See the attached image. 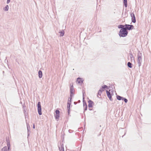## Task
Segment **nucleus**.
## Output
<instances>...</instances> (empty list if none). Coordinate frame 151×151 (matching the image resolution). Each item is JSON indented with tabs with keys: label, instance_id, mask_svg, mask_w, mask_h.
Wrapping results in <instances>:
<instances>
[{
	"label": "nucleus",
	"instance_id": "f257e3e1",
	"mask_svg": "<svg viewBox=\"0 0 151 151\" xmlns=\"http://www.w3.org/2000/svg\"><path fill=\"white\" fill-rule=\"evenodd\" d=\"M121 26V24L118 26V28L121 29L119 33V35L120 37H126L127 35L128 32Z\"/></svg>",
	"mask_w": 151,
	"mask_h": 151
},
{
	"label": "nucleus",
	"instance_id": "f03ea898",
	"mask_svg": "<svg viewBox=\"0 0 151 151\" xmlns=\"http://www.w3.org/2000/svg\"><path fill=\"white\" fill-rule=\"evenodd\" d=\"M122 27H123L126 30H132L134 27V26L132 25H130L128 24H125L124 25L121 24Z\"/></svg>",
	"mask_w": 151,
	"mask_h": 151
},
{
	"label": "nucleus",
	"instance_id": "7ed1b4c3",
	"mask_svg": "<svg viewBox=\"0 0 151 151\" xmlns=\"http://www.w3.org/2000/svg\"><path fill=\"white\" fill-rule=\"evenodd\" d=\"M6 141L7 147L6 146L4 147L1 149V151H8L10 149V141L9 140H6Z\"/></svg>",
	"mask_w": 151,
	"mask_h": 151
},
{
	"label": "nucleus",
	"instance_id": "20e7f679",
	"mask_svg": "<svg viewBox=\"0 0 151 151\" xmlns=\"http://www.w3.org/2000/svg\"><path fill=\"white\" fill-rule=\"evenodd\" d=\"M75 90L72 84L71 85L70 84V97H72L74 95Z\"/></svg>",
	"mask_w": 151,
	"mask_h": 151
},
{
	"label": "nucleus",
	"instance_id": "39448f33",
	"mask_svg": "<svg viewBox=\"0 0 151 151\" xmlns=\"http://www.w3.org/2000/svg\"><path fill=\"white\" fill-rule=\"evenodd\" d=\"M37 111L38 112V113L40 115H41L42 114V111H41V103L40 101H39L38 102L37 104Z\"/></svg>",
	"mask_w": 151,
	"mask_h": 151
},
{
	"label": "nucleus",
	"instance_id": "423d86ee",
	"mask_svg": "<svg viewBox=\"0 0 151 151\" xmlns=\"http://www.w3.org/2000/svg\"><path fill=\"white\" fill-rule=\"evenodd\" d=\"M55 119H58L60 117V111L56 109L55 111Z\"/></svg>",
	"mask_w": 151,
	"mask_h": 151
},
{
	"label": "nucleus",
	"instance_id": "0eeeda50",
	"mask_svg": "<svg viewBox=\"0 0 151 151\" xmlns=\"http://www.w3.org/2000/svg\"><path fill=\"white\" fill-rule=\"evenodd\" d=\"M130 16L131 17L132 22L134 23H135L136 19L134 14L133 13H131Z\"/></svg>",
	"mask_w": 151,
	"mask_h": 151
},
{
	"label": "nucleus",
	"instance_id": "6e6552de",
	"mask_svg": "<svg viewBox=\"0 0 151 151\" xmlns=\"http://www.w3.org/2000/svg\"><path fill=\"white\" fill-rule=\"evenodd\" d=\"M110 91V90H109V91L107 90H106V94L109 100L111 101H112L113 100L112 98L111 94Z\"/></svg>",
	"mask_w": 151,
	"mask_h": 151
},
{
	"label": "nucleus",
	"instance_id": "1a4fd4ad",
	"mask_svg": "<svg viewBox=\"0 0 151 151\" xmlns=\"http://www.w3.org/2000/svg\"><path fill=\"white\" fill-rule=\"evenodd\" d=\"M71 104V102L69 101H68L67 102V109L68 110V115L70 113V106Z\"/></svg>",
	"mask_w": 151,
	"mask_h": 151
},
{
	"label": "nucleus",
	"instance_id": "9d476101",
	"mask_svg": "<svg viewBox=\"0 0 151 151\" xmlns=\"http://www.w3.org/2000/svg\"><path fill=\"white\" fill-rule=\"evenodd\" d=\"M88 107L89 108H92L93 107V104H94L93 102L91 100H89L88 101Z\"/></svg>",
	"mask_w": 151,
	"mask_h": 151
},
{
	"label": "nucleus",
	"instance_id": "9b49d317",
	"mask_svg": "<svg viewBox=\"0 0 151 151\" xmlns=\"http://www.w3.org/2000/svg\"><path fill=\"white\" fill-rule=\"evenodd\" d=\"M104 89H108V86H107L106 85H104L103 86H102V87L100 88L99 90H100L102 92H102L104 91Z\"/></svg>",
	"mask_w": 151,
	"mask_h": 151
},
{
	"label": "nucleus",
	"instance_id": "f8f14e48",
	"mask_svg": "<svg viewBox=\"0 0 151 151\" xmlns=\"http://www.w3.org/2000/svg\"><path fill=\"white\" fill-rule=\"evenodd\" d=\"M77 81L78 83H82L83 81V79L82 78L78 77L77 79Z\"/></svg>",
	"mask_w": 151,
	"mask_h": 151
},
{
	"label": "nucleus",
	"instance_id": "ddd939ff",
	"mask_svg": "<svg viewBox=\"0 0 151 151\" xmlns=\"http://www.w3.org/2000/svg\"><path fill=\"white\" fill-rule=\"evenodd\" d=\"M137 58L139 59H142V54L139 51H138L137 54Z\"/></svg>",
	"mask_w": 151,
	"mask_h": 151
},
{
	"label": "nucleus",
	"instance_id": "4468645a",
	"mask_svg": "<svg viewBox=\"0 0 151 151\" xmlns=\"http://www.w3.org/2000/svg\"><path fill=\"white\" fill-rule=\"evenodd\" d=\"M59 33L60 34V37H62L64 36L65 32L63 30H62L61 31H59Z\"/></svg>",
	"mask_w": 151,
	"mask_h": 151
},
{
	"label": "nucleus",
	"instance_id": "2eb2a0df",
	"mask_svg": "<svg viewBox=\"0 0 151 151\" xmlns=\"http://www.w3.org/2000/svg\"><path fill=\"white\" fill-rule=\"evenodd\" d=\"M39 77L40 78H42V73L41 70H39L38 72Z\"/></svg>",
	"mask_w": 151,
	"mask_h": 151
},
{
	"label": "nucleus",
	"instance_id": "dca6fc26",
	"mask_svg": "<svg viewBox=\"0 0 151 151\" xmlns=\"http://www.w3.org/2000/svg\"><path fill=\"white\" fill-rule=\"evenodd\" d=\"M116 99L119 100H123V97L119 95H117L116 96Z\"/></svg>",
	"mask_w": 151,
	"mask_h": 151
},
{
	"label": "nucleus",
	"instance_id": "f3484780",
	"mask_svg": "<svg viewBox=\"0 0 151 151\" xmlns=\"http://www.w3.org/2000/svg\"><path fill=\"white\" fill-rule=\"evenodd\" d=\"M59 150L60 151L64 150V148L63 146V144H61L60 147H59Z\"/></svg>",
	"mask_w": 151,
	"mask_h": 151
},
{
	"label": "nucleus",
	"instance_id": "a211bd4d",
	"mask_svg": "<svg viewBox=\"0 0 151 151\" xmlns=\"http://www.w3.org/2000/svg\"><path fill=\"white\" fill-rule=\"evenodd\" d=\"M142 62V59H137V63L139 67H140L141 65Z\"/></svg>",
	"mask_w": 151,
	"mask_h": 151
},
{
	"label": "nucleus",
	"instance_id": "6ab92c4d",
	"mask_svg": "<svg viewBox=\"0 0 151 151\" xmlns=\"http://www.w3.org/2000/svg\"><path fill=\"white\" fill-rule=\"evenodd\" d=\"M123 4L125 7H127V0H123Z\"/></svg>",
	"mask_w": 151,
	"mask_h": 151
},
{
	"label": "nucleus",
	"instance_id": "aec40b11",
	"mask_svg": "<svg viewBox=\"0 0 151 151\" xmlns=\"http://www.w3.org/2000/svg\"><path fill=\"white\" fill-rule=\"evenodd\" d=\"M127 65L128 67L132 68V67L133 65L130 62H128L127 63Z\"/></svg>",
	"mask_w": 151,
	"mask_h": 151
},
{
	"label": "nucleus",
	"instance_id": "412c9836",
	"mask_svg": "<svg viewBox=\"0 0 151 151\" xmlns=\"http://www.w3.org/2000/svg\"><path fill=\"white\" fill-rule=\"evenodd\" d=\"M9 8V7L8 5H6L5 7L3 8V10L5 11H8Z\"/></svg>",
	"mask_w": 151,
	"mask_h": 151
},
{
	"label": "nucleus",
	"instance_id": "4be33fe9",
	"mask_svg": "<svg viewBox=\"0 0 151 151\" xmlns=\"http://www.w3.org/2000/svg\"><path fill=\"white\" fill-rule=\"evenodd\" d=\"M129 54L130 55V58H131V59H132V58H133V57H134V56L132 52V51L131 50H130L129 51Z\"/></svg>",
	"mask_w": 151,
	"mask_h": 151
},
{
	"label": "nucleus",
	"instance_id": "5701e85b",
	"mask_svg": "<svg viewBox=\"0 0 151 151\" xmlns=\"http://www.w3.org/2000/svg\"><path fill=\"white\" fill-rule=\"evenodd\" d=\"M83 106L84 107L85 106H87L86 102L85 101L84 98H83Z\"/></svg>",
	"mask_w": 151,
	"mask_h": 151
},
{
	"label": "nucleus",
	"instance_id": "b1692460",
	"mask_svg": "<svg viewBox=\"0 0 151 151\" xmlns=\"http://www.w3.org/2000/svg\"><path fill=\"white\" fill-rule=\"evenodd\" d=\"M102 93V92L100 90H99L97 93V97L99 98L98 95L101 96Z\"/></svg>",
	"mask_w": 151,
	"mask_h": 151
},
{
	"label": "nucleus",
	"instance_id": "393cba45",
	"mask_svg": "<svg viewBox=\"0 0 151 151\" xmlns=\"http://www.w3.org/2000/svg\"><path fill=\"white\" fill-rule=\"evenodd\" d=\"M122 100L124 101L125 103H127L128 102V100L124 97H123Z\"/></svg>",
	"mask_w": 151,
	"mask_h": 151
},
{
	"label": "nucleus",
	"instance_id": "a878e982",
	"mask_svg": "<svg viewBox=\"0 0 151 151\" xmlns=\"http://www.w3.org/2000/svg\"><path fill=\"white\" fill-rule=\"evenodd\" d=\"M22 106H23V109H26V106L25 105V103H24V104L22 105Z\"/></svg>",
	"mask_w": 151,
	"mask_h": 151
},
{
	"label": "nucleus",
	"instance_id": "bb28decb",
	"mask_svg": "<svg viewBox=\"0 0 151 151\" xmlns=\"http://www.w3.org/2000/svg\"><path fill=\"white\" fill-rule=\"evenodd\" d=\"M23 111L24 113V114L25 116H26V109H23Z\"/></svg>",
	"mask_w": 151,
	"mask_h": 151
},
{
	"label": "nucleus",
	"instance_id": "cd10ccee",
	"mask_svg": "<svg viewBox=\"0 0 151 151\" xmlns=\"http://www.w3.org/2000/svg\"><path fill=\"white\" fill-rule=\"evenodd\" d=\"M30 133H31V132H30V130L27 131V136H28V137L30 135Z\"/></svg>",
	"mask_w": 151,
	"mask_h": 151
},
{
	"label": "nucleus",
	"instance_id": "c85d7f7f",
	"mask_svg": "<svg viewBox=\"0 0 151 151\" xmlns=\"http://www.w3.org/2000/svg\"><path fill=\"white\" fill-rule=\"evenodd\" d=\"M27 131L29 130L30 129V127L29 125L27 124Z\"/></svg>",
	"mask_w": 151,
	"mask_h": 151
},
{
	"label": "nucleus",
	"instance_id": "c756f323",
	"mask_svg": "<svg viewBox=\"0 0 151 151\" xmlns=\"http://www.w3.org/2000/svg\"><path fill=\"white\" fill-rule=\"evenodd\" d=\"M72 97H70V98H69L68 101H70V102H71V101H72Z\"/></svg>",
	"mask_w": 151,
	"mask_h": 151
},
{
	"label": "nucleus",
	"instance_id": "7c9ffc66",
	"mask_svg": "<svg viewBox=\"0 0 151 151\" xmlns=\"http://www.w3.org/2000/svg\"><path fill=\"white\" fill-rule=\"evenodd\" d=\"M83 107L84 108V111H85L87 110V106H85L84 107Z\"/></svg>",
	"mask_w": 151,
	"mask_h": 151
},
{
	"label": "nucleus",
	"instance_id": "2f4dec72",
	"mask_svg": "<svg viewBox=\"0 0 151 151\" xmlns=\"http://www.w3.org/2000/svg\"><path fill=\"white\" fill-rule=\"evenodd\" d=\"M131 59V62H132L133 61L134 62V57H133V58H130Z\"/></svg>",
	"mask_w": 151,
	"mask_h": 151
},
{
	"label": "nucleus",
	"instance_id": "473e14b6",
	"mask_svg": "<svg viewBox=\"0 0 151 151\" xmlns=\"http://www.w3.org/2000/svg\"><path fill=\"white\" fill-rule=\"evenodd\" d=\"M68 132L69 133H71L73 132V131L71 129H69L68 130Z\"/></svg>",
	"mask_w": 151,
	"mask_h": 151
},
{
	"label": "nucleus",
	"instance_id": "72a5a7b5",
	"mask_svg": "<svg viewBox=\"0 0 151 151\" xmlns=\"http://www.w3.org/2000/svg\"><path fill=\"white\" fill-rule=\"evenodd\" d=\"M10 0H7V1H6V3L7 4H9L10 1Z\"/></svg>",
	"mask_w": 151,
	"mask_h": 151
},
{
	"label": "nucleus",
	"instance_id": "f704fd0d",
	"mask_svg": "<svg viewBox=\"0 0 151 151\" xmlns=\"http://www.w3.org/2000/svg\"><path fill=\"white\" fill-rule=\"evenodd\" d=\"M33 129H35V125L34 124H33Z\"/></svg>",
	"mask_w": 151,
	"mask_h": 151
},
{
	"label": "nucleus",
	"instance_id": "c9c22d12",
	"mask_svg": "<svg viewBox=\"0 0 151 151\" xmlns=\"http://www.w3.org/2000/svg\"><path fill=\"white\" fill-rule=\"evenodd\" d=\"M74 104L76 105V104L77 103H76V102H74Z\"/></svg>",
	"mask_w": 151,
	"mask_h": 151
},
{
	"label": "nucleus",
	"instance_id": "e433bc0d",
	"mask_svg": "<svg viewBox=\"0 0 151 151\" xmlns=\"http://www.w3.org/2000/svg\"><path fill=\"white\" fill-rule=\"evenodd\" d=\"M126 134V132H125V133H124V135L122 136V137H124V136L125 135V134Z\"/></svg>",
	"mask_w": 151,
	"mask_h": 151
},
{
	"label": "nucleus",
	"instance_id": "4c0bfd02",
	"mask_svg": "<svg viewBox=\"0 0 151 151\" xmlns=\"http://www.w3.org/2000/svg\"><path fill=\"white\" fill-rule=\"evenodd\" d=\"M89 110H92V109H90V108H89Z\"/></svg>",
	"mask_w": 151,
	"mask_h": 151
},
{
	"label": "nucleus",
	"instance_id": "58836bf2",
	"mask_svg": "<svg viewBox=\"0 0 151 151\" xmlns=\"http://www.w3.org/2000/svg\"><path fill=\"white\" fill-rule=\"evenodd\" d=\"M10 113H12V111H10Z\"/></svg>",
	"mask_w": 151,
	"mask_h": 151
},
{
	"label": "nucleus",
	"instance_id": "ea45409f",
	"mask_svg": "<svg viewBox=\"0 0 151 151\" xmlns=\"http://www.w3.org/2000/svg\"><path fill=\"white\" fill-rule=\"evenodd\" d=\"M64 151V150H63V151Z\"/></svg>",
	"mask_w": 151,
	"mask_h": 151
}]
</instances>
